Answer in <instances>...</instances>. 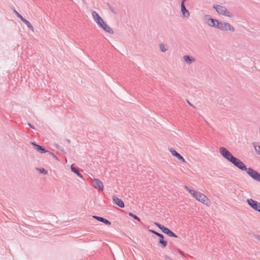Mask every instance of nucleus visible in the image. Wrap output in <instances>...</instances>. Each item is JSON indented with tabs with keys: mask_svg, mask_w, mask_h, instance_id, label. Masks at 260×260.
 Listing matches in <instances>:
<instances>
[{
	"mask_svg": "<svg viewBox=\"0 0 260 260\" xmlns=\"http://www.w3.org/2000/svg\"><path fill=\"white\" fill-rule=\"evenodd\" d=\"M222 156L242 171H246L247 173L254 180L260 182V174L251 168H247L246 165L239 159L235 157L228 149L220 147L219 149Z\"/></svg>",
	"mask_w": 260,
	"mask_h": 260,
	"instance_id": "1",
	"label": "nucleus"
},
{
	"mask_svg": "<svg viewBox=\"0 0 260 260\" xmlns=\"http://www.w3.org/2000/svg\"><path fill=\"white\" fill-rule=\"evenodd\" d=\"M213 8L215 9L216 12L219 14L224 16H228L229 17H232V14L228 11L226 8L224 6H221L220 5H214Z\"/></svg>",
	"mask_w": 260,
	"mask_h": 260,
	"instance_id": "2",
	"label": "nucleus"
},
{
	"mask_svg": "<svg viewBox=\"0 0 260 260\" xmlns=\"http://www.w3.org/2000/svg\"><path fill=\"white\" fill-rule=\"evenodd\" d=\"M194 198H196V199L198 201L206 205H209L210 204V200L208 199V198L205 194L200 192L196 193Z\"/></svg>",
	"mask_w": 260,
	"mask_h": 260,
	"instance_id": "3",
	"label": "nucleus"
},
{
	"mask_svg": "<svg viewBox=\"0 0 260 260\" xmlns=\"http://www.w3.org/2000/svg\"><path fill=\"white\" fill-rule=\"evenodd\" d=\"M218 28L223 31H235L234 27L233 26H232L230 23L227 22H222L221 21H220Z\"/></svg>",
	"mask_w": 260,
	"mask_h": 260,
	"instance_id": "4",
	"label": "nucleus"
},
{
	"mask_svg": "<svg viewBox=\"0 0 260 260\" xmlns=\"http://www.w3.org/2000/svg\"><path fill=\"white\" fill-rule=\"evenodd\" d=\"M247 203L251 208L256 211L260 208V203L252 199H247Z\"/></svg>",
	"mask_w": 260,
	"mask_h": 260,
	"instance_id": "5",
	"label": "nucleus"
},
{
	"mask_svg": "<svg viewBox=\"0 0 260 260\" xmlns=\"http://www.w3.org/2000/svg\"><path fill=\"white\" fill-rule=\"evenodd\" d=\"M99 26L101 27L104 30L107 32H114L112 29L108 25V24L104 21L103 19L101 21H99L96 23Z\"/></svg>",
	"mask_w": 260,
	"mask_h": 260,
	"instance_id": "6",
	"label": "nucleus"
},
{
	"mask_svg": "<svg viewBox=\"0 0 260 260\" xmlns=\"http://www.w3.org/2000/svg\"><path fill=\"white\" fill-rule=\"evenodd\" d=\"M93 186L96 188L99 189L101 190H104V185L102 182L99 179L94 178L92 180Z\"/></svg>",
	"mask_w": 260,
	"mask_h": 260,
	"instance_id": "7",
	"label": "nucleus"
},
{
	"mask_svg": "<svg viewBox=\"0 0 260 260\" xmlns=\"http://www.w3.org/2000/svg\"><path fill=\"white\" fill-rule=\"evenodd\" d=\"M31 144L34 146L35 149L41 154H43L49 151L46 149V148L40 145L37 144L35 142H31Z\"/></svg>",
	"mask_w": 260,
	"mask_h": 260,
	"instance_id": "8",
	"label": "nucleus"
},
{
	"mask_svg": "<svg viewBox=\"0 0 260 260\" xmlns=\"http://www.w3.org/2000/svg\"><path fill=\"white\" fill-rule=\"evenodd\" d=\"M220 21L216 19L210 18L208 20V24L209 26L218 28Z\"/></svg>",
	"mask_w": 260,
	"mask_h": 260,
	"instance_id": "9",
	"label": "nucleus"
},
{
	"mask_svg": "<svg viewBox=\"0 0 260 260\" xmlns=\"http://www.w3.org/2000/svg\"><path fill=\"white\" fill-rule=\"evenodd\" d=\"M169 150L171 154L176 157L179 160L181 161L182 162H185V160L184 158L182 156H181L179 153H178L175 149H174L173 148H170Z\"/></svg>",
	"mask_w": 260,
	"mask_h": 260,
	"instance_id": "10",
	"label": "nucleus"
},
{
	"mask_svg": "<svg viewBox=\"0 0 260 260\" xmlns=\"http://www.w3.org/2000/svg\"><path fill=\"white\" fill-rule=\"evenodd\" d=\"M157 236L159 238L158 245L164 248L167 245V241L164 240V236L162 234L159 233Z\"/></svg>",
	"mask_w": 260,
	"mask_h": 260,
	"instance_id": "11",
	"label": "nucleus"
},
{
	"mask_svg": "<svg viewBox=\"0 0 260 260\" xmlns=\"http://www.w3.org/2000/svg\"><path fill=\"white\" fill-rule=\"evenodd\" d=\"M183 58L184 61L189 64H190L191 63L194 62L196 60L194 57L189 55H184Z\"/></svg>",
	"mask_w": 260,
	"mask_h": 260,
	"instance_id": "12",
	"label": "nucleus"
},
{
	"mask_svg": "<svg viewBox=\"0 0 260 260\" xmlns=\"http://www.w3.org/2000/svg\"><path fill=\"white\" fill-rule=\"evenodd\" d=\"M113 201L116 205H117L119 207L121 208L124 207V204L123 202L122 201V200L120 199L118 197L116 196L113 197Z\"/></svg>",
	"mask_w": 260,
	"mask_h": 260,
	"instance_id": "13",
	"label": "nucleus"
},
{
	"mask_svg": "<svg viewBox=\"0 0 260 260\" xmlns=\"http://www.w3.org/2000/svg\"><path fill=\"white\" fill-rule=\"evenodd\" d=\"M181 11L182 14V15L184 17H188L189 16V13L187 9L186 8L185 4L183 3H181Z\"/></svg>",
	"mask_w": 260,
	"mask_h": 260,
	"instance_id": "14",
	"label": "nucleus"
},
{
	"mask_svg": "<svg viewBox=\"0 0 260 260\" xmlns=\"http://www.w3.org/2000/svg\"><path fill=\"white\" fill-rule=\"evenodd\" d=\"M162 232L167 234V235H168L170 237H175V238L178 237L177 235L176 234L173 233L172 231H171L170 229H169L167 227H165V229H164V230L162 231Z\"/></svg>",
	"mask_w": 260,
	"mask_h": 260,
	"instance_id": "15",
	"label": "nucleus"
},
{
	"mask_svg": "<svg viewBox=\"0 0 260 260\" xmlns=\"http://www.w3.org/2000/svg\"><path fill=\"white\" fill-rule=\"evenodd\" d=\"M92 16L96 23L98 22L99 21H101V19H103L96 12L94 11L92 12Z\"/></svg>",
	"mask_w": 260,
	"mask_h": 260,
	"instance_id": "16",
	"label": "nucleus"
},
{
	"mask_svg": "<svg viewBox=\"0 0 260 260\" xmlns=\"http://www.w3.org/2000/svg\"><path fill=\"white\" fill-rule=\"evenodd\" d=\"M71 169L73 172L75 173L77 176L79 177L83 178L82 175L81 173L79 172L78 168L74 167L73 165L71 166Z\"/></svg>",
	"mask_w": 260,
	"mask_h": 260,
	"instance_id": "17",
	"label": "nucleus"
},
{
	"mask_svg": "<svg viewBox=\"0 0 260 260\" xmlns=\"http://www.w3.org/2000/svg\"><path fill=\"white\" fill-rule=\"evenodd\" d=\"M107 6H108L109 9L111 10V11L115 14H118L119 10L118 9H116V8H114L113 6H112L109 3L107 4Z\"/></svg>",
	"mask_w": 260,
	"mask_h": 260,
	"instance_id": "18",
	"label": "nucleus"
},
{
	"mask_svg": "<svg viewBox=\"0 0 260 260\" xmlns=\"http://www.w3.org/2000/svg\"><path fill=\"white\" fill-rule=\"evenodd\" d=\"M253 145L255 151L260 155V143H253Z\"/></svg>",
	"mask_w": 260,
	"mask_h": 260,
	"instance_id": "19",
	"label": "nucleus"
},
{
	"mask_svg": "<svg viewBox=\"0 0 260 260\" xmlns=\"http://www.w3.org/2000/svg\"><path fill=\"white\" fill-rule=\"evenodd\" d=\"M98 221L102 222L104 223H105L106 225H111V223L110 221H109L108 220L101 217L100 218H98Z\"/></svg>",
	"mask_w": 260,
	"mask_h": 260,
	"instance_id": "20",
	"label": "nucleus"
},
{
	"mask_svg": "<svg viewBox=\"0 0 260 260\" xmlns=\"http://www.w3.org/2000/svg\"><path fill=\"white\" fill-rule=\"evenodd\" d=\"M23 22L28 26L31 31H34L33 26L28 20L25 19V20H24Z\"/></svg>",
	"mask_w": 260,
	"mask_h": 260,
	"instance_id": "21",
	"label": "nucleus"
},
{
	"mask_svg": "<svg viewBox=\"0 0 260 260\" xmlns=\"http://www.w3.org/2000/svg\"><path fill=\"white\" fill-rule=\"evenodd\" d=\"M185 188L188 190L189 192L193 196V197H194L196 193H198V191H196L193 189H190V188L187 186H185Z\"/></svg>",
	"mask_w": 260,
	"mask_h": 260,
	"instance_id": "22",
	"label": "nucleus"
},
{
	"mask_svg": "<svg viewBox=\"0 0 260 260\" xmlns=\"http://www.w3.org/2000/svg\"><path fill=\"white\" fill-rule=\"evenodd\" d=\"M159 49L162 52H165L168 50V48L162 43L159 44Z\"/></svg>",
	"mask_w": 260,
	"mask_h": 260,
	"instance_id": "23",
	"label": "nucleus"
},
{
	"mask_svg": "<svg viewBox=\"0 0 260 260\" xmlns=\"http://www.w3.org/2000/svg\"><path fill=\"white\" fill-rule=\"evenodd\" d=\"M154 224H155V225H156V226H157V227H158L160 230H161V231L162 232V231L164 230V229H165V228L166 227V226H164V225H161V224H160V223H158V222H155L154 223Z\"/></svg>",
	"mask_w": 260,
	"mask_h": 260,
	"instance_id": "24",
	"label": "nucleus"
},
{
	"mask_svg": "<svg viewBox=\"0 0 260 260\" xmlns=\"http://www.w3.org/2000/svg\"><path fill=\"white\" fill-rule=\"evenodd\" d=\"M128 215L129 216H131V217H133L134 218L138 220V221H140V219L139 217H138L137 215H136L135 214H133V213L132 212H130L128 213Z\"/></svg>",
	"mask_w": 260,
	"mask_h": 260,
	"instance_id": "25",
	"label": "nucleus"
},
{
	"mask_svg": "<svg viewBox=\"0 0 260 260\" xmlns=\"http://www.w3.org/2000/svg\"><path fill=\"white\" fill-rule=\"evenodd\" d=\"M40 171L41 173L44 174H47L48 173V171L44 168L40 169Z\"/></svg>",
	"mask_w": 260,
	"mask_h": 260,
	"instance_id": "26",
	"label": "nucleus"
},
{
	"mask_svg": "<svg viewBox=\"0 0 260 260\" xmlns=\"http://www.w3.org/2000/svg\"><path fill=\"white\" fill-rule=\"evenodd\" d=\"M48 153L50 155H52L54 159H55L57 160H58V157L55 155H54V154L50 152H48Z\"/></svg>",
	"mask_w": 260,
	"mask_h": 260,
	"instance_id": "27",
	"label": "nucleus"
},
{
	"mask_svg": "<svg viewBox=\"0 0 260 260\" xmlns=\"http://www.w3.org/2000/svg\"><path fill=\"white\" fill-rule=\"evenodd\" d=\"M149 232L155 234V235H156L157 236V235L159 234V233L154 231V230H149Z\"/></svg>",
	"mask_w": 260,
	"mask_h": 260,
	"instance_id": "28",
	"label": "nucleus"
},
{
	"mask_svg": "<svg viewBox=\"0 0 260 260\" xmlns=\"http://www.w3.org/2000/svg\"><path fill=\"white\" fill-rule=\"evenodd\" d=\"M13 13L17 16V17H19V15H20L17 11H16V10L13 9Z\"/></svg>",
	"mask_w": 260,
	"mask_h": 260,
	"instance_id": "29",
	"label": "nucleus"
},
{
	"mask_svg": "<svg viewBox=\"0 0 260 260\" xmlns=\"http://www.w3.org/2000/svg\"><path fill=\"white\" fill-rule=\"evenodd\" d=\"M253 236L258 240L260 241V236L256 234H253Z\"/></svg>",
	"mask_w": 260,
	"mask_h": 260,
	"instance_id": "30",
	"label": "nucleus"
},
{
	"mask_svg": "<svg viewBox=\"0 0 260 260\" xmlns=\"http://www.w3.org/2000/svg\"><path fill=\"white\" fill-rule=\"evenodd\" d=\"M19 18L21 19V20L23 22L24 20H25V19L21 15H19V17H18Z\"/></svg>",
	"mask_w": 260,
	"mask_h": 260,
	"instance_id": "31",
	"label": "nucleus"
},
{
	"mask_svg": "<svg viewBox=\"0 0 260 260\" xmlns=\"http://www.w3.org/2000/svg\"><path fill=\"white\" fill-rule=\"evenodd\" d=\"M28 125H29V126L30 128H32V129H35V126H34L33 125H32L31 124H30V123H28Z\"/></svg>",
	"mask_w": 260,
	"mask_h": 260,
	"instance_id": "32",
	"label": "nucleus"
},
{
	"mask_svg": "<svg viewBox=\"0 0 260 260\" xmlns=\"http://www.w3.org/2000/svg\"><path fill=\"white\" fill-rule=\"evenodd\" d=\"M92 217L95 219H96L97 220H98V218H100L101 217L100 216H96V215H93L92 216Z\"/></svg>",
	"mask_w": 260,
	"mask_h": 260,
	"instance_id": "33",
	"label": "nucleus"
},
{
	"mask_svg": "<svg viewBox=\"0 0 260 260\" xmlns=\"http://www.w3.org/2000/svg\"><path fill=\"white\" fill-rule=\"evenodd\" d=\"M187 103H188V104L190 106H192V107H193V108H194V107L193 106V105H192V104H191L189 101L187 100Z\"/></svg>",
	"mask_w": 260,
	"mask_h": 260,
	"instance_id": "34",
	"label": "nucleus"
},
{
	"mask_svg": "<svg viewBox=\"0 0 260 260\" xmlns=\"http://www.w3.org/2000/svg\"><path fill=\"white\" fill-rule=\"evenodd\" d=\"M66 141H67V142H68V144H70L71 143V140H70L67 139Z\"/></svg>",
	"mask_w": 260,
	"mask_h": 260,
	"instance_id": "35",
	"label": "nucleus"
},
{
	"mask_svg": "<svg viewBox=\"0 0 260 260\" xmlns=\"http://www.w3.org/2000/svg\"><path fill=\"white\" fill-rule=\"evenodd\" d=\"M186 0H182L181 1V3H183V4H184L185 2L186 1Z\"/></svg>",
	"mask_w": 260,
	"mask_h": 260,
	"instance_id": "36",
	"label": "nucleus"
}]
</instances>
